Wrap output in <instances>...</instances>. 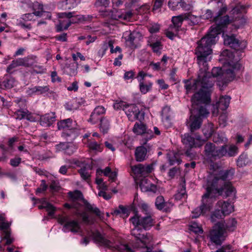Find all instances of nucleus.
Returning <instances> with one entry per match:
<instances>
[{
    "mask_svg": "<svg viewBox=\"0 0 252 252\" xmlns=\"http://www.w3.org/2000/svg\"><path fill=\"white\" fill-rule=\"evenodd\" d=\"M184 17L185 18V20H189L193 25H197L199 22V19L197 17L189 13H185Z\"/></svg>",
    "mask_w": 252,
    "mask_h": 252,
    "instance_id": "obj_43",
    "label": "nucleus"
},
{
    "mask_svg": "<svg viewBox=\"0 0 252 252\" xmlns=\"http://www.w3.org/2000/svg\"><path fill=\"white\" fill-rule=\"evenodd\" d=\"M58 221L61 224H64L63 228L72 233H76L80 230L81 227L78 222L74 220H70L67 216H59Z\"/></svg>",
    "mask_w": 252,
    "mask_h": 252,
    "instance_id": "obj_8",
    "label": "nucleus"
},
{
    "mask_svg": "<svg viewBox=\"0 0 252 252\" xmlns=\"http://www.w3.org/2000/svg\"><path fill=\"white\" fill-rule=\"evenodd\" d=\"M1 241L6 240L5 245H8L11 244L14 241V239L11 237V232L10 230H5L2 231L1 234Z\"/></svg>",
    "mask_w": 252,
    "mask_h": 252,
    "instance_id": "obj_39",
    "label": "nucleus"
},
{
    "mask_svg": "<svg viewBox=\"0 0 252 252\" xmlns=\"http://www.w3.org/2000/svg\"><path fill=\"white\" fill-rule=\"evenodd\" d=\"M33 11L32 14L37 17L46 16L47 18H51V14L43 10V5L37 1L34 2L31 5Z\"/></svg>",
    "mask_w": 252,
    "mask_h": 252,
    "instance_id": "obj_16",
    "label": "nucleus"
},
{
    "mask_svg": "<svg viewBox=\"0 0 252 252\" xmlns=\"http://www.w3.org/2000/svg\"><path fill=\"white\" fill-rule=\"evenodd\" d=\"M140 208L142 211L145 213V215L152 214L149 206L145 203H142L140 204Z\"/></svg>",
    "mask_w": 252,
    "mask_h": 252,
    "instance_id": "obj_59",
    "label": "nucleus"
},
{
    "mask_svg": "<svg viewBox=\"0 0 252 252\" xmlns=\"http://www.w3.org/2000/svg\"><path fill=\"white\" fill-rule=\"evenodd\" d=\"M227 121V115L226 113L221 114L219 119V122L220 126L224 127L226 126Z\"/></svg>",
    "mask_w": 252,
    "mask_h": 252,
    "instance_id": "obj_54",
    "label": "nucleus"
},
{
    "mask_svg": "<svg viewBox=\"0 0 252 252\" xmlns=\"http://www.w3.org/2000/svg\"><path fill=\"white\" fill-rule=\"evenodd\" d=\"M225 215L219 209H216L211 215V220L213 222H215L221 220L223 216Z\"/></svg>",
    "mask_w": 252,
    "mask_h": 252,
    "instance_id": "obj_38",
    "label": "nucleus"
},
{
    "mask_svg": "<svg viewBox=\"0 0 252 252\" xmlns=\"http://www.w3.org/2000/svg\"><path fill=\"white\" fill-rule=\"evenodd\" d=\"M209 236L212 242L216 245H221L227 236L223 223L217 222L210 230Z\"/></svg>",
    "mask_w": 252,
    "mask_h": 252,
    "instance_id": "obj_6",
    "label": "nucleus"
},
{
    "mask_svg": "<svg viewBox=\"0 0 252 252\" xmlns=\"http://www.w3.org/2000/svg\"><path fill=\"white\" fill-rule=\"evenodd\" d=\"M204 153L205 156L209 158H220L224 156L226 151L224 147H220L218 149H216L214 144L207 143L204 146Z\"/></svg>",
    "mask_w": 252,
    "mask_h": 252,
    "instance_id": "obj_10",
    "label": "nucleus"
},
{
    "mask_svg": "<svg viewBox=\"0 0 252 252\" xmlns=\"http://www.w3.org/2000/svg\"><path fill=\"white\" fill-rule=\"evenodd\" d=\"M28 113H29V111L27 110H23L21 109L17 110L14 113V114L16 116V119L22 120L26 117Z\"/></svg>",
    "mask_w": 252,
    "mask_h": 252,
    "instance_id": "obj_49",
    "label": "nucleus"
},
{
    "mask_svg": "<svg viewBox=\"0 0 252 252\" xmlns=\"http://www.w3.org/2000/svg\"><path fill=\"white\" fill-rule=\"evenodd\" d=\"M184 16L185 14L173 17L172 19L173 26H171L170 29L171 30L174 29L175 31H177L181 27L183 20H185Z\"/></svg>",
    "mask_w": 252,
    "mask_h": 252,
    "instance_id": "obj_25",
    "label": "nucleus"
},
{
    "mask_svg": "<svg viewBox=\"0 0 252 252\" xmlns=\"http://www.w3.org/2000/svg\"><path fill=\"white\" fill-rule=\"evenodd\" d=\"M167 158L170 165L176 163L179 164L182 161L180 154L175 151L168 152L167 154Z\"/></svg>",
    "mask_w": 252,
    "mask_h": 252,
    "instance_id": "obj_22",
    "label": "nucleus"
},
{
    "mask_svg": "<svg viewBox=\"0 0 252 252\" xmlns=\"http://www.w3.org/2000/svg\"><path fill=\"white\" fill-rule=\"evenodd\" d=\"M224 44L229 46L231 48L237 51L243 50L246 46L245 42L240 41L233 35L229 36L226 35L224 36Z\"/></svg>",
    "mask_w": 252,
    "mask_h": 252,
    "instance_id": "obj_12",
    "label": "nucleus"
},
{
    "mask_svg": "<svg viewBox=\"0 0 252 252\" xmlns=\"http://www.w3.org/2000/svg\"><path fill=\"white\" fill-rule=\"evenodd\" d=\"M150 46L152 47L154 52L158 53L161 49V45L160 42L157 41L155 43L150 44Z\"/></svg>",
    "mask_w": 252,
    "mask_h": 252,
    "instance_id": "obj_55",
    "label": "nucleus"
},
{
    "mask_svg": "<svg viewBox=\"0 0 252 252\" xmlns=\"http://www.w3.org/2000/svg\"><path fill=\"white\" fill-rule=\"evenodd\" d=\"M125 112L128 120L131 122L138 120L142 121L144 119V114L135 104H128L125 108Z\"/></svg>",
    "mask_w": 252,
    "mask_h": 252,
    "instance_id": "obj_9",
    "label": "nucleus"
},
{
    "mask_svg": "<svg viewBox=\"0 0 252 252\" xmlns=\"http://www.w3.org/2000/svg\"><path fill=\"white\" fill-rule=\"evenodd\" d=\"M190 229L196 234H200L203 232L202 228L198 226L196 223H193L191 225Z\"/></svg>",
    "mask_w": 252,
    "mask_h": 252,
    "instance_id": "obj_56",
    "label": "nucleus"
},
{
    "mask_svg": "<svg viewBox=\"0 0 252 252\" xmlns=\"http://www.w3.org/2000/svg\"><path fill=\"white\" fill-rule=\"evenodd\" d=\"M88 147L90 150L97 152H101L102 149L99 144L95 141H91L88 143Z\"/></svg>",
    "mask_w": 252,
    "mask_h": 252,
    "instance_id": "obj_45",
    "label": "nucleus"
},
{
    "mask_svg": "<svg viewBox=\"0 0 252 252\" xmlns=\"http://www.w3.org/2000/svg\"><path fill=\"white\" fill-rule=\"evenodd\" d=\"M202 131L204 135L207 138L210 137L214 132L213 124L210 123L205 125Z\"/></svg>",
    "mask_w": 252,
    "mask_h": 252,
    "instance_id": "obj_37",
    "label": "nucleus"
},
{
    "mask_svg": "<svg viewBox=\"0 0 252 252\" xmlns=\"http://www.w3.org/2000/svg\"><path fill=\"white\" fill-rule=\"evenodd\" d=\"M220 147H224L226 153L224 156L228 155L229 157L234 156L238 151V148L233 145H224Z\"/></svg>",
    "mask_w": 252,
    "mask_h": 252,
    "instance_id": "obj_33",
    "label": "nucleus"
},
{
    "mask_svg": "<svg viewBox=\"0 0 252 252\" xmlns=\"http://www.w3.org/2000/svg\"><path fill=\"white\" fill-rule=\"evenodd\" d=\"M213 20L216 25L211 27L209 32L216 37L222 32L223 28L231 22L228 15L222 17H215Z\"/></svg>",
    "mask_w": 252,
    "mask_h": 252,
    "instance_id": "obj_7",
    "label": "nucleus"
},
{
    "mask_svg": "<svg viewBox=\"0 0 252 252\" xmlns=\"http://www.w3.org/2000/svg\"><path fill=\"white\" fill-rule=\"evenodd\" d=\"M184 83L185 84V88L186 90L187 94L190 93L191 90H198V91H199V88H195L193 87V86L195 85V82L192 84H191L189 80H186L184 81Z\"/></svg>",
    "mask_w": 252,
    "mask_h": 252,
    "instance_id": "obj_48",
    "label": "nucleus"
},
{
    "mask_svg": "<svg viewBox=\"0 0 252 252\" xmlns=\"http://www.w3.org/2000/svg\"><path fill=\"white\" fill-rule=\"evenodd\" d=\"M133 131L137 135H142L146 132V125L141 123H136L133 127Z\"/></svg>",
    "mask_w": 252,
    "mask_h": 252,
    "instance_id": "obj_34",
    "label": "nucleus"
},
{
    "mask_svg": "<svg viewBox=\"0 0 252 252\" xmlns=\"http://www.w3.org/2000/svg\"><path fill=\"white\" fill-rule=\"evenodd\" d=\"M151 245H147L144 247H142L141 249H139V252H161L159 251H153L152 247Z\"/></svg>",
    "mask_w": 252,
    "mask_h": 252,
    "instance_id": "obj_61",
    "label": "nucleus"
},
{
    "mask_svg": "<svg viewBox=\"0 0 252 252\" xmlns=\"http://www.w3.org/2000/svg\"><path fill=\"white\" fill-rule=\"evenodd\" d=\"M128 104H126L125 102L124 101H119L116 102L114 105V108L116 110H121L122 109L125 111V107H127Z\"/></svg>",
    "mask_w": 252,
    "mask_h": 252,
    "instance_id": "obj_53",
    "label": "nucleus"
},
{
    "mask_svg": "<svg viewBox=\"0 0 252 252\" xmlns=\"http://www.w3.org/2000/svg\"><path fill=\"white\" fill-rule=\"evenodd\" d=\"M219 222L223 223L224 228L227 233L228 231H233L235 229L237 224V221L234 218L229 219L226 222L222 220L219 221Z\"/></svg>",
    "mask_w": 252,
    "mask_h": 252,
    "instance_id": "obj_29",
    "label": "nucleus"
},
{
    "mask_svg": "<svg viewBox=\"0 0 252 252\" xmlns=\"http://www.w3.org/2000/svg\"><path fill=\"white\" fill-rule=\"evenodd\" d=\"M110 127V124L108 120L103 118L100 120V129L103 133L108 132Z\"/></svg>",
    "mask_w": 252,
    "mask_h": 252,
    "instance_id": "obj_40",
    "label": "nucleus"
},
{
    "mask_svg": "<svg viewBox=\"0 0 252 252\" xmlns=\"http://www.w3.org/2000/svg\"><path fill=\"white\" fill-rule=\"evenodd\" d=\"M230 100V97L228 96H221L217 104L218 107L222 110H226L229 106Z\"/></svg>",
    "mask_w": 252,
    "mask_h": 252,
    "instance_id": "obj_30",
    "label": "nucleus"
},
{
    "mask_svg": "<svg viewBox=\"0 0 252 252\" xmlns=\"http://www.w3.org/2000/svg\"><path fill=\"white\" fill-rule=\"evenodd\" d=\"M140 187L141 190L143 191H152L155 192L157 189L156 185L152 184H148V180L146 179L142 180Z\"/></svg>",
    "mask_w": 252,
    "mask_h": 252,
    "instance_id": "obj_27",
    "label": "nucleus"
},
{
    "mask_svg": "<svg viewBox=\"0 0 252 252\" xmlns=\"http://www.w3.org/2000/svg\"><path fill=\"white\" fill-rule=\"evenodd\" d=\"M133 173L137 176H146L153 170V164H142L141 163L130 166Z\"/></svg>",
    "mask_w": 252,
    "mask_h": 252,
    "instance_id": "obj_11",
    "label": "nucleus"
},
{
    "mask_svg": "<svg viewBox=\"0 0 252 252\" xmlns=\"http://www.w3.org/2000/svg\"><path fill=\"white\" fill-rule=\"evenodd\" d=\"M152 214L146 215L140 219V225L144 229H147L152 226L154 223V219L152 218Z\"/></svg>",
    "mask_w": 252,
    "mask_h": 252,
    "instance_id": "obj_24",
    "label": "nucleus"
},
{
    "mask_svg": "<svg viewBox=\"0 0 252 252\" xmlns=\"http://www.w3.org/2000/svg\"><path fill=\"white\" fill-rule=\"evenodd\" d=\"M231 248L232 247L230 245L223 246L215 252H230Z\"/></svg>",
    "mask_w": 252,
    "mask_h": 252,
    "instance_id": "obj_64",
    "label": "nucleus"
},
{
    "mask_svg": "<svg viewBox=\"0 0 252 252\" xmlns=\"http://www.w3.org/2000/svg\"><path fill=\"white\" fill-rule=\"evenodd\" d=\"M216 43V37L208 32L198 42L195 54L196 55L197 63L199 66H202L205 69H207L208 62L211 60L212 53V45Z\"/></svg>",
    "mask_w": 252,
    "mask_h": 252,
    "instance_id": "obj_4",
    "label": "nucleus"
},
{
    "mask_svg": "<svg viewBox=\"0 0 252 252\" xmlns=\"http://www.w3.org/2000/svg\"><path fill=\"white\" fill-rule=\"evenodd\" d=\"M87 211L93 213L98 217L100 216V211L99 209L94 205L91 204L87 200L83 203Z\"/></svg>",
    "mask_w": 252,
    "mask_h": 252,
    "instance_id": "obj_31",
    "label": "nucleus"
},
{
    "mask_svg": "<svg viewBox=\"0 0 252 252\" xmlns=\"http://www.w3.org/2000/svg\"><path fill=\"white\" fill-rule=\"evenodd\" d=\"M220 56L221 60L224 61V72H222L220 67H214L211 72L213 78L222 75L226 81H230L236 77H239L242 73L241 65L237 61H234L233 54L228 50H225Z\"/></svg>",
    "mask_w": 252,
    "mask_h": 252,
    "instance_id": "obj_3",
    "label": "nucleus"
},
{
    "mask_svg": "<svg viewBox=\"0 0 252 252\" xmlns=\"http://www.w3.org/2000/svg\"><path fill=\"white\" fill-rule=\"evenodd\" d=\"M78 64L76 63H70L68 74L70 76H75L77 73Z\"/></svg>",
    "mask_w": 252,
    "mask_h": 252,
    "instance_id": "obj_47",
    "label": "nucleus"
},
{
    "mask_svg": "<svg viewBox=\"0 0 252 252\" xmlns=\"http://www.w3.org/2000/svg\"><path fill=\"white\" fill-rule=\"evenodd\" d=\"M207 211L203 207V206L200 205L199 207L196 208L192 211V218H196L201 214L205 213Z\"/></svg>",
    "mask_w": 252,
    "mask_h": 252,
    "instance_id": "obj_42",
    "label": "nucleus"
},
{
    "mask_svg": "<svg viewBox=\"0 0 252 252\" xmlns=\"http://www.w3.org/2000/svg\"><path fill=\"white\" fill-rule=\"evenodd\" d=\"M103 15L115 20H129L132 15V13L131 11H127L124 14L122 13L120 11L115 10L114 11L106 10L103 12Z\"/></svg>",
    "mask_w": 252,
    "mask_h": 252,
    "instance_id": "obj_13",
    "label": "nucleus"
},
{
    "mask_svg": "<svg viewBox=\"0 0 252 252\" xmlns=\"http://www.w3.org/2000/svg\"><path fill=\"white\" fill-rule=\"evenodd\" d=\"M43 202L45 203V208L46 209V211L48 212V215L49 216H52L54 214L55 211V208L51 204L46 202L45 201L44 199H42Z\"/></svg>",
    "mask_w": 252,
    "mask_h": 252,
    "instance_id": "obj_50",
    "label": "nucleus"
},
{
    "mask_svg": "<svg viewBox=\"0 0 252 252\" xmlns=\"http://www.w3.org/2000/svg\"><path fill=\"white\" fill-rule=\"evenodd\" d=\"M210 166L207 178L206 192L202 196L201 204L207 211L212 208L217 193L221 195L225 191L226 196H228L234 191L231 183L225 181L233 175L234 170H222L216 165H211Z\"/></svg>",
    "mask_w": 252,
    "mask_h": 252,
    "instance_id": "obj_1",
    "label": "nucleus"
},
{
    "mask_svg": "<svg viewBox=\"0 0 252 252\" xmlns=\"http://www.w3.org/2000/svg\"><path fill=\"white\" fill-rule=\"evenodd\" d=\"M202 123V118L197 115H191L187 121V126L192 133L200 128Z\"/></svg>",
    "mask_w": 252,
    "mask_h": 252,
    "instance_id": "obj_15",
    "label": "nucleus"
},
{
    "mask_svg": "<svg viewBox=\"0 0 252 252\" xmlns=\"http://www.w3.org/2000/svg\"><path fill=\"white\" fill-rule=\"evenodd\" d=\"M148 74L143 71H140L138 73L137 78L139 82V89L140 92L144 94H146L151 89L152 83L151 82H147L145 80V77Z\"/></svg>",
    "mask_w": 252,
    "mask_h": 252,
    "instance_id": "obj_14",
    "label": "nucleus"
},
{
    "mask_svg": "<svg viewBox=\"0 0 252 252\" xmlns=\"http://www.w3.org/2000/svg\"><path fill=\"white\" fill-rule=\"evenodd\" d=\"M180 186L181 189L175 195V198L178 200H180L183 198H185L187 196L185 179H183L182 182L180 184Z\"/></svg>",
    "mask_w": 252,
    "mask_h": 252,
    "instance_id": "obj_35",
    "label": "nucleus"
},
{
    "mask_svg": "<svg viewBox=\"0 0 252 252\" xmlns=\"http://www.w3.org/2000/svg\"><path fill=\"white\" fill-rule=\"evenodd\" d=\"M119 209H118V210H114L113 211V212L112 213V214L118 215L121 213H122L123 214H126L127 213V209L123 206L120 205L119 206Z\"/></svg>",
    "mask_w": 252,
    "mask_h": 252,
    "instance_id": "obj_57",
    "label": "nucleus"
},
{
    "mask_svg": "<svg viewBox=\"0 0 252 252\" xmlns=\"http://www.w3.org/2000/svg\"><path fill=\"white\" fill-rule=\"evenodd\" d=\"M24 66L25 67H37L36 57L35 56H29L23 58Z\"/></svg>",
    "mask_w": 252,
    "mask_h": 252,
    "instance_id": "obj_32",
    "label": "nucleus"
},
{
    "mask_svg": "<svg viewBox=\"0 0 252 252\" xmlns=\"http://www.w3.org/2000/svg\"><path fill=\"white\" fill-rule=\"evenodd\" d=\"M3 85L6 89H11L13 88L15 84V80L14 78L9 77L6 78L2 82Z\"/></svg>",
    "mask_w": 252,
    "mask_h": 252,
    "instance_id": "obj_41",
    "label": "nucleus"
},
{
    "mask_svg": "<svg viewBox=\"0 0 252 252\" xmlns=\"http://www.w3.org/2000/svg\"><path fill=\"white\" fill-rule=\"evenodd\" d=\"M141 37V35L139 32L133 31L129 34L127 40L131 43H134V41L137 38Z\"/></svg>",
    "mask_w": 252,
    "mask_h": 252,
    "instance_id": "obj_51",
    "label": "nucleus"
},
{
    "mask_svg": "<svg viewBox=\"0 0 252 252\" xmlns=\"http://www.w3.org/2000/svg\"><path fill=\"white\" fill-rule=\"evenodd\" d=\"M75 126V124H73L72 120L70 119L61 120L58 123V128L59 129L73 130V132H76L77 130L76 127L74 126Z\"/></svg>",
    "mask_w": 252,
    "mask_h": 252,
    "instance_id": "obj_20",
    "label": "nucleus"
},
{
    "mask_svg": "<svg viewBox=\"0 0 252 252\" xmlns=\"http://www.w3.org/2000/svg\"><path fill=\"white\" fill-rule=\"evenodd\" d=\"M199 73L197 79L195 81V88H199V91L194 94L191 98V102L194 105L199 103H207L211 101V89L214 85V79L207 69H205L202 66H200Z\"/></svg>",
    "mask_w": 252,
    "mask_h": 252,
    "instance_id": "obj_2",
    "label": "nucleus"
},
{
    "mask_svg": "<svg viewBox=\"0 0 252 252\" xmlns=\"http://www.w3.org/2000/svg\"><path fill=\"white\" fill-rule=\"evenodd\" d=\"M155 205L158 209L160 210H163L166 212H169L173 205V204L169 201L165 202L162 196H158L157 197Z\"/></svg>",
    "mask_w": 252,
    "mask_h": 252,
    "instance_id": "obj_18",
    "label": "nucleus"
},
{
    "mask_svg": "<svg viewBox=\"0 0 252 252\" xmlns=\"http://www.w3.org/2000/svg\"><path fill=\"white\" fill-rule=\"evenodd\" d=\"M40 120L41 125H46L49 126L55 121V113L46 114L40 117Z\"/></svg>",
    "mask_w": 252,
    "mask_h": 252,
    "instance_id": "obj_26",
    "label": "nucleus"
},
{
    "mask_svg": "<svg viewBox=\"0 0 252 252\" xmlns=\"http://www.w3.org/2000/svg\"><path fill=\"white\" fill-rule=\"evenodd\" d=\"M210 102V101L207 103H201L195 105L192 104V105L194 107V108L197 109V116L200 117L201 118H205L208 116V115L209 114V112L206 108V106ZM192 103H193L192 102Z\"/></svg>",
    "mask_w": 252,
    "mask_h": 252,
    "instance_id": "obj_23",
    "label": "nucleus"
},
{
    "mask_svg": "<svg viewBox=\"0 0 252 252\" xmlns=\"http://www.w3.org/2000/svg\"><path fill=\"white\" fill-rule=\"evenodd\" d=\"M134 156L137 161H144L148 158L149 151L143 146L137 147L135 150Z\"/></svg>",
    "mask_w": 252,
    "mask_h": 252,
    "instance_id": "obj_17",
    "label": "nucleus"
},
{
    "mask_svg": "<svg viewBox=\"0 0 252 252\" xmlns=\"http://www.w3.org/2000/svg\"><path fill=\"white\" fill-rule=\"evenodd\" d=\"M246 158V156L245 155H241L238 159L237 164L239 166H243L245 165V158Z\"/></svg>",
    "mask_w": 252,
    "mask_h": 252,
    "instance_id": "obj_63",
    "label": "nucleus"
},
{
    "mask_svg": "<svg viewBox=\"0 0 252 252\" xmlns=\"http://www.w3.org/2000/svg\"><path fill=\"white\" fill-rule=\"evenodd\" d=\"M81 178L84 180H88L91 176V173L89 172V170L86 167L81 168L78 171Z\"/></svg>",
    "mask_w": 252,
    "mask_h": 252,
    "instance_id": "obj_44",
    "label": "nucleus"
},
{
    "mask_svg": "<svg viewBox=\"0 0 252 252\" xmlns=\"http://www.w3.org/2000/svg\"><path fill=\"white\" fill-rule=\"evenodd\" d=\"M164 0H155L154 5L153 8V11H155L160 8L164 2Z\"/></svg>",
    "mask_w": 252,
    "mask_h": 252,
    "instance_id": "obj_62",
    "label": "nucleus"
},
{
    "mask_svg": "<svg viewBox=\"0 0 252 252\" xmlns=\"http://www.w3.org/2000/svg\"><path fill=\"white\" fill-rule=\"evenodd\" d=\"M68 195L72 202V207L76 210L75 214L77 216L81 217L83 221L85 223H90L91 220L89 215L85 212H81L80 207L86 200L82 193L79 190L69 191Z\"/></svg>",
    "mask_w": 252,
    "mask_h": 252,
    "instance_id": "obj_5",
    "label": "nucleus"
},
{
    "mask_svg": "<svg viewBox=\"0 0 252 252\" xmlns=\"http://www.w3.org/2000/svg\"><path fill=\"white\" fill-rule=\"evenodd\" d=\"M105 109L102 106H98L95 108L94 111L92 113L89 121L92 124H95L99 120H101L100 116L104 114Z\"/></svg>",
    "mask_w": 252,
    "mask_h": 252,
    "instance_id": "obj_19",
    "label": "nucleus"
},
{
    "mask_svg": "<svg viewBox=\"0 0 252 252\" xmlns=\"http://www.w3.org/2000/svg\"><path fill=\"white\" fill-rule=\"evenodd\" d=\"M49 90L48 86L35 87L31 89L32 93L38 92L40 94L48 92Z\"/></svg>",
    "mask_w": 252,
    "mask_h": 252,
    "instance_id": "obj_46",
    "label": "nucleus"
},
{
    "mask_svg": "<svg viewBox=\"0 0 252 252\" xmlns=\"http://www.w3.org/2000/svg\"><path fill=\"white\" fill-rule=\"evenodd\" d=\"M182 141L189 148L197 147V144L195 142V138L191 136L188 133L182 136Z\"/></svg>",
    "mask_w": 252,
    "mask_h": 252,
    "instance_id": "obj_28",
    "label": "nucleus"
},
{
    "mask_svg": "<svg viewBox=\"0 0 252 252\" xmlns=\"http://www.w3.org/2000/svg\"><path fill=\"white\" fill-rule=\"evenodd\" d=\"M140 219L139 216L135 215L130 220L135 227H139V226L140 225Z\"/></svg>",
    "mask_w": 252,
    "mask_h": 252,
    "instance_id": "obj_58",
    "label": "nucleus"
},
{
    "mask_svg": "<svg viewBox=\"0 0 252 252\" xmlns=\"http://www.w3.org/2000/svg\"><path fill=\"white\" fill-rule=\"evenodd\" d=\"M181 0H170L168 2L169 7L173 10H175L179 8Z\"/></svg>",
    "mask_w": 252,
    "mask_h": 252,
    "instance_id": "obj_52",
    "label": "nucleus"
},
{
    "mask_svg": "<svg viewBox=\"0 0 252 252\" xmlns=\"http://www.w3.org/2000/svg\"><path fill=\"white\" fill-rule=\"evenodd\" d=\"M217 207L221 209V211L225 215H227L234 211L233 206L230 203L223 200H220L217 203Z\"/></svg>",
    "mask_w": 252,
    "mask_h": 252,
    "instance_id": "obj_21",
    "label": "nucleus"
},
{
    "mask_svg": "<svg viewBox=\"0 0 252 252\" xmlns=\"http://www.w3.org/2000/svg\"><path fill=\"white\" fill-rule=\"evenodd\" d=\"M66 148L64 153L68 155H72L75 151V146L71 143H68V146Z\"/></svg>",
    "mask_w": 252,
    "mask_h": 252,
    "instance_id": "obj_60",
    "label": "nucleus"
},
{
    "mask_svg": "<svg viewBox=\"0 0 252 252\" xmlns=\"http://www.w3.org/2000/svg\"><path fill=\"white\" fill-rule=\"evenodd\" d=\"M71 22L70 20H59V24L56 26L57 32H61L63 30H66L70 26Z\"/></svg>",
    "mask_w": 252,
    "mask_h": 252,
    "instance_id": "obj_36",
    "label": "nucleus"
}]
</instances>
